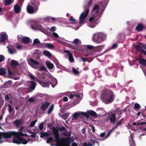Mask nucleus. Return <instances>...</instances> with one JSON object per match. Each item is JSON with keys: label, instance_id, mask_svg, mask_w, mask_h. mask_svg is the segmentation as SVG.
I'll return each mask as SVG.
<instances>
[{"label": "nucleus", "instance_id": "c9c22d12", "mask_svg": "<svg viewBox=\"0 0 146 146\" xmlns=\"http://www.w3.org/2000/svg\"><path fill=\"white\" fill-rule=\"evenodd\" d=\"M18 64V62L16 61L12 60L11 61V65L13 66H16Z\"/></svg>", "mask_w": 146, "mask_h": 146}, {"label": "nucleus", "instance_id": "412c9836", "mask_svg": "<svg viewBox=\"0 0 146 146\" xmlns=\"http://www.w3.org/2000/svg\"><path fill=\"white\" fill-rule=\"evenodd\" d=\"M93 46L90 45L80 46V48L78 50L82 51H83L84 49L86 48L88 49H92L93 48Z\"/></svg>", "mask_w": 146, "mask_h": 146}, {"label": "nucleus", "instance_id": "bb28decb", "mask_svg": "<svg viewBox=\"0 0 146 146\" xmlns=\"http://www.w3.org/2000/svg\"><path fill=\"white\" fill-rule=\"evenodd\" d=\"M22 39V42L25 43H28L30 42V40H31L28 37H24Z\"/></svg>", "mask_w": 146, "mask_h": 146}, {"label": "nucleus", "instance_id": "473e14b6", "mask_svg": "<svg viewBox=\"0 0 146 146\" xmlns=\"http://www.w3.org/2000/svg\"><path fill=\"white\" fill-rule=\"evenodd\" d=\"M43 45L44 46H47L49 48H54V46L51 43H44L43 44Z\"/></svg>", "mask_w": 146, "mask_h": 146}, {"label": "nucleus", "instance_id": "9b49d317", "mask_svg": "<svg viewBox=\"0 0 146 146\" xmlns=\"http://www.w3.org/2000/svg\"><path fill=\"white\" fill-rule=\"evenodd\" d=\"M52 35L55 38L54 39V40L55 41H56L59 43L62 44L63 45H66V43L65 42L62 41L59 39V38L61 39H63V38L60 37L56 33L54 32H53L52 33Z\"/></svg>", "mask_w": 146, "mask_h": 146}, {"label": "nucleus", "instance_id": "bf43d9fd", "mask_svg": "<svg viewBox=\"0 0 146 146\" xmlns=\"http://www.w3.org/2000/svg\"><path fill=\"white\" fill-rule=\"evenodd\" d=\"M16 47L18 49L20 50L22 48V46L21 45L19 44L17 45Z\"/></svg>", "mask_w": 146, "mask_h": 146}, {"label": "nucleus", "instance_id": "ddd939ff", "mask_svg": "<svg viewBox=\"0 0 146 146\" xmlns=\"http://www.w3.org/2000/svg\"><path fill=\"white\" fill-rule=\"evenodd\" d=\"M60 132H61L62 134L66 137L70 136L71 134V132L70 131H67L64 127H62L59 129Z\"/></svg>", "mask_w": 146, "mask_h": 146}, {"label": "nucleus", "instance_id": "aec40b11", "mask_svg": "<svg viewBox=\"0 0 146 146\" xmlns=\"http://www.w3.org/2000/svg\"><path fill=\"white\" fill-rule=\"evenodd\" d=\"M133 137V135L131 133L130 135V137L129 140V141L130 146H135Z\"/></svg>", "mask_w": 146, "mask_h": 146}, {"label": "nucleus", "instance_id": "9d476101", "mask_svg": "<svg viewBox=\"0 0 146 146\" xmlns=\"http://www.w3.org/2000/svg\"><path fill=\"white\" fill-rule=\"evenodd\" d=\"M29 64L32 68L35 69H37V68L36 66L40 64L39 62H37L32 58H30L28 60Z\"/></svg>", "mask_w": 146, "mask_h": 146}, {"label": "nucleus", "instance_id": "f8f14e48", "mask_svg": "<svg viewBox=\"0 0 146 146\" xmlns=\"http://www.w3.org/2000/svg\"><path fill=\"white\" fill-rule=\"evenodd\" d=\"M8 38V36L6 32H2L0 33V41L2 43L4 42Z\"/></svg>", "mask_w": 146, "mask_h": 146}, {"label": "nucleus", "instance_id": "f704fd0d", "mask_svg": "<svg viewBox=\"0 0 146 146\" xmlns=\"http://www.w3.org/2000/svg\"><path fill=\"white\" fill-rule=\"evenodd\" d=\"M54 105L53 104L51 105L48 109L47 111V113L48 114H50L52 111Z\"/></svg>", "mask_w": 146, "mask_h": 146}, {"label": "nucleus", "instance_id": "e2e57ef3", "mask_svg": "<svg viewBox=\"0 0 146 146\" xmlns=\"http://www.w3.org/2000/svg\"><path fill=\"white\" fill-rule=\"evenodd\" d=\"M45 68V66H41L40 68L39 69V70L42 71L44 70Z\"/></svg>", "mask_w": 146, "mask_h": 146}, {"label": "nucleus", "instance_id": "72a5a7b5", "mask_svg": "<svg viewBox=\"0 0 146 146\" xmlns=\"http://www.w3.org/2000/svg\"><path fill=\"white\" fill-rule=\"evenodd\" d=\"M23 120L19 119L16 120L15 121V124L16 125H19L22 123Z\"/></svg>", "mask_w": 146, "mask_h": 146}, {"label": "nucleus", "instance_id": "ea45409f", "mask_svg": "<svg viewBox=\"0 0 146 146\" xmlns=\"http://www.w3.org/2000/svg\"><path fill=\"white\" fill-rule=\"evenodd\" d=\"M122 120V119H121L120 121H119L117 123V125L114 127H113V128L115 129V130L117 128V127L118 126H119L121 125L122 124V122L121 120Z\"/></svg>", "mask_w": 146, "mask_h": 146}, {"label": "nucleus", "instance_id": "603ef678", "mask_svg": "<svg viewBox=\"0 0 146 146\" xmlns=\"http://www.w3.org/2000/svg\"><path fill=\"white\" fill-rule=\"evenodd\" d=\"M68 20L70 21L73 22L74 23H76L75 19H74L72 17H71L70 19H69Z\"/></svg>", "mask_w": 146, "mask_h": 146}, {"label": "nucleus", "instance_id": "5fc2aeb1", "mask_svg": "<svg viewBox=\"0 0 146 146\" xmlns=\"http://www.w3.org/2000/svg\"><path fill=\"white\" fill-rule=\"evenodd\" d=\"M72 71L73 73L75 74H77L79 73L78 71L74 68L72 69Z\"/></svg>", "mask_w": 146, "mask_h": 146}, {"label": "nucleus", "instance_id": "dca6fc26", "mask_svg": "<svg viewBox=\"0 0 146 146\" xmlns=\"http://www.w3.org/2000/svg\"><path fill=\"white\" fill-rule=\"evenodd\" d=\"M50 103L48 102H45L43 103L40 107L41 110L44 111L49 106Z\"/></svg>", "mask_w": 146, "mask_h": 146}, {"label": "nucleus", "instance_id": "4be33fe9", "mask_svg": "<svg viewBox=\"0 0 146 146\" xmlns=\"http://www.w3.org/2000/svg\"><path fill=\"white\" fill-rule=\"evenodd\" d=\"M109 119L111 122L113 123H114L116 121V116L115 114L112 113L110 116Z\"/></svg>", "mask_w": 146, "mask_h": 146}, {"label": "nucleus", "instance_id": "de8ad7c7", "mask_svg": "<svg viewBox=\"0 0 146 146\" xmlns=\"http://www.w3.org/2000/svg\"><path fill=\"white\" fill-rule=\"evenodd\" d=\"M29 75L31 78V79L33 80H34L36 78V79L37 78L33 74H32L31 73H29Z\"/></svg>", "mask_w": 146, "mask_h": 146}, {"label": "nucleus", "instance_id": "39448f33", "mask_svg": "<svg viewBox=\"0 0 146 146\" xmlns=\"http://www.w3.org/2000/svg\"><path fill=\"white\" fill-rule=\"evenodd\" d=\"M106 37V34L102 32H98L94 34L92 36V40L95 43H100L104 41Z\"/></svg>", "mask_w": 146, "mask_h": 146}, {"label": "nucleus", "instance_id": "6ab92c4d", "mask_svg": "<svg viewBox=\"0 0 146 146\" xmlns=\"http://www.w3.org/2000/svg\"><path fill=\"white\" fill-rule=\"evenodd\" d=\"M74 97L76 98L78 100H80L82 97V94L79 95L78 94L76 95V94L74 95L72 94L69 96V99H71Z\"/></svg>", "mask_w": 146, "mask_h": 146}, {"label": "nucleus", "instance_id": "680f3d73", "mask_svg": "<svg viewBox=\"0 0 146 146\" xmlns=\"http://www.w3.org/2000/svg\"><path fill=\"white\" fill-rule=\"evenodd\" d=\"M64 52L65 53L67 54L68 56L70 55V54H71V53L69 52V51L67 50H64Z\"/></svg>", "mask_w": 146, "mask_h": 146}, {"label": "nucleus", "instance_id": "393cba45", "mask_svg": "<svg viewBox=\"0 0 146 146\" xmlns=\"http://www.w3.org/2000/svg\"><path fill=\"white\" fill-rule=\"evenodd\" d=\"M139 63L142 66H145L146 64V60L145 59L142 58L139 59Z\"/></svg>", "mask_w": 146, "mask_h": 146}, {"label": "nucleus", "instance_id": "cd10ccee", "mask_svg": "<svg viewBox=\"0 0 146 146\" xmlns=\"http://www.w3.org/2000/svg\"><path fill=\"white\" fill-rule=\"evenodd\" d=\"M14 9L15 12L16 13H19L21 11V8L17 4H16L15 6Z\"/></svg>", "mask_w": 146, "mask_h": 146}, {"label": "nucleus", "instance_id": "3c124183", "mask_svg": "<svg viewBox=\"0 0 146 146\" xmlns=\"http://www.w3.org/2000/svg\"><path fill=\"white\" fill-rule=\"evenodd\" d=\"M49 30L51 31H55L56 30V27H51L50 29L48 28Z\"/></svg>", "mask_w": 146, "mask_h": 146}, {"label": "nucleus", "instance_id": "a19ab883", "mask_svg": "<svg viewBox=\"0 0 146 146\" xmlns=\"http://www.w3.org/2000/svg\"><path fill=\"white\" fill-rule=\"evenodd\" d=\"M38 43H40V42L38 38H36L34 40L33 45H35L36 44Z\"/></svg>", "mask_w": 146, "mask_h": 146}, {"label": "nucleus", "instance_id": "c03bdc74", "mask_svg": "<svg viewBox=\"0 0 146 146\" xmlns=\"http://www.w3.org/2000/svg\"><path fill=\"white\" fill-rule=\"evenodd\" d=\"M117 44H116V43L114 44L112 46V48H110L108 49L107 50H106V51H109V50H111L112 49L115 48H116L117 47Z\"/></svg>", "mask_w": 146, "mask_h": 146}, {"label": "nucleus", "instance_id": "58836bf2", "mask_svg": "<svg viewBox=\"0 0 146 146\" xmlns=\"http://www.w3.org/2000/svg\"><path fill=\"white\" fill-rule=\"evenodd\" d=\"M6 73L5 69L3 68H0V75H3Z\"/></svg>", "mask_w": 146, "mask_h": 146}, {"label": "nucleus", "instance_id": "e433bc0d", "mask_svg": "<svg viewBox=\"0 0 146 146\" xmlns=\"http://www.w3.org/2000/svg\"><path fill=\"white\" fill-rule=\"evenodd\" d=\"M134 109L136 111L139 110V109L140 108V105L138 104H136L134 105Z\"/></svg>", "mask_w": 146, "mask_h": 146}, {"label": "nucleus", "instance_id": "1a4fd4ad", "mask_svg": "<svg viewBox=\"0 0 146 146\" xmlns=\"http://www.w3.org/2000/svg\"><path fill=\"white\" fill-rule=\"evenodd\" d=\"M82 116H84L86 117H88L86 112L77 111L74 114L72 120L73 121L76 122L77 120L78 117H82Z\"/></svg>", "mask_w": 146, "mask_h": 146}, {"label": "nucleus", "instance_id": "a211bd4d", "mask_svg": "<svg viewBox=\"0 0 146 146\" xmlns=\"http://www.w3.org/2000/svg\"><path fill=\"white\" fill-rule=\"evenodd\" d=\"M7 48L9 52L11 54H12L16 53V52L14 47L11 45H9L7 46Z\"/></svg>", "mask_w": 146, "mask_h": 146}, {"label": "nucleus", "instance_id": "4d7b16f0", "mask_svg": "<svg viewBox=\"0 0 146 146\" xmlns=\"http://www.w3.org/2000/svg\"><path fill=\"white\" fill-rule=\"evenodd\" d=\"M8 106L9 107V112H11L12 111V107L10 105L8 104Z\"/></svg>", "mask_w": 146, "mask_h": 146}, {"label": "nucleus", "instance_id": "f03ea898", "mask_svg": "<svg viewBox=\"0 0 146 146\" xmlns=\"http://www.w3.org/2000/svg\"><path fill=\"white\" fill-rule=\"evenodd\" d=\"M42 78L46 79V80L42 81L38 78V83L42 87L49 88L50 84L52 87H54L57 84L56 79L52 76L50 73H43L42 74Z\"/></svg>", "mask_w": 146, "mask_h": 146}, {"label": "nucleus", "instance_id": "4c0bfd02", "mask_svg": "<svg viewBox=\"0 0 146 146\" xmlns=\"http://www.w3.org/2000/svg\"><path fill=\"white\" fill-rule=\"evenodd\" d=\"M68 59L69 61L70 62H73L74 61V59L73 58L72 55L71 53L68 56Z\"/></svg>", "mask_w": 146, "mask_h": 146}, {"label": "nucleus", "instance_id": "13d9d810", "mask_svg": "<svg viewBox=\"0 0 146 146\" xmlns=\"http://www.w3.org/2000/svg\"><path fill=\"white\" fill-rule=\"evenodd\" d=\"M106 135V133H102L100 134V137L102 138H105L104 137Z\"/></svg>", "mask_w": 146, "mask_h": 146}, {"label": "nucleus", "instance_id": "5701e85b", "mask_svg": "<svg viewBox=\"0 0 146 146\" xmlns=\"http://www.w3.org/2000/svg\"><path fill=\"white\" fill-rule=\"evenodd\" d=\"M45 64L47 67L50 69H52L54 67V65L49 60H47L45 62Z\"/></svg>", "mask_w": 146, "mask_h": 146}, {"label": "nucleus", "instance_id": "7c9ffc66", "mask_svg": "<svg viewBox=\"0 0 146 146\" xmlns=\"http://www.w3.org/2000/svg\"><path fill=\"white\" fill-rule=\"evenodd\" d=\"M72 43L75 44H78L81 43V40L79 39L76 38L74 40Z\"/></svg>", "mask_w": 146, "mask_h": 146}, {"label": "nucleus", "instance_id": "b1692460", "mask_svg": "<svg viewBox=\"0 0 146 146\" xmlns=\"http://www.w3.org/2000/svg\"><path fill=\"white\" fill-rule=\"evenodd\" d=\"M87 114V115H88V114H89L91 115H92L94 116H96L97 115V114L96 112H95L94 111L91 110H90L88 111L86 113Z\"/></svg>", "mask_w": 146, "mask_h": 146}, {"label": "nucleus", "instance_id": "a878e982", "mask_svg": "<svg viewBox=\"0 0 146 146\" xmlns=\"http://www.w3.org/2000/svg\"><path fill=\"white\" fill-rule=\"evenodd\" d=\"M69 114L70 113L68 112L65 113L61 114V116L63 119H66L68 118Z\"/></svg>", "mask_w": 146, "mask_h": 146}, {"label": "nucleus", "instance_id": "6e6d98bb", "mask_svg": "<svg viewBox=\"0 0 146 146\" xmlns=\"http://www.w3.org/2000/svg\"><path fill=\"white\" fill-rule=\"evenodd\" d=\"M4 59V57L3 55H0V62L3 61Z\"/></svg>", "mask_w": 146, "mask_h": 146}, {"label": "nucleus", "instance_id": "2f4dec72", "mask_svg": "<svg viewBox=\"0 0 146 146\" xmlns=\"http://www.w3.org/2000/svg\"><path fill=\"white\" fill-rule=\"evenodd\" d=\"M143 28V26L141 24H139L137 25V27H136V29L139 31H140Z\"/></svg>", "mask_w": 146, "mask_h": 146}, {"label": "nucleus", "instance_id": "c85d7f7f", "mask_svg": "<svg viewBox=\"0 0 146 146\" xmlns=\"http://www.w3.org/2000/svg\"><path fill=\"white\" fill-rule=\"evenodd\" d=\"M14 0H4V5H11Z\"/></svg>", "mask_w": 146, "mask_h": 146}, {"label": "nucleus", "instance_id": "8fccbe9b", "mask_svg": "<svg viewBox=\"0 0 146 146\" xmlns=\"http://www.w3.org/2000/svg\"><path fill=\"white\" fill-rule=\"evenodd\" d=\"M115 130V129H114L113 128L111 129V130H110V131H109V132H108L107 135H106V136L105 137V138H106V139L108 137L109 135H110V134H111V133H112V131L114 130Z\"/></svg>", "mask_w": 146, "mask_h": 146}, {"label": "nucleus", "instance_id": "20e7f679", "mask_svg": "<svg viewBox=\"0 0 146 146\" xmlns=\"http://www.w3.org/2000/svg\"><path fill=\"white\" fill-rule=\"evenodd\" d=\"M115 96L112 92L110 90H106L101 96L102 102L106 104H108L112 102Z\"/></svg>", "mask_w": 146, "mask_h": 146}, {"label": "nucleus", "instance_id": "69168bd1", "mask_svg": "<svg viewBox=\"0 0 146 146\" xmlns=\"http://www.w3.org/2000/svg\"><path fill=\"white\" fill-rule=\"evenodd\" d=\"M106 139V138H105H105L102 137V138H101L100 137L98 139V141H103V140H104Z\"/></svg>", "mask_w": 146, "mask_h": 146}, {"label": "nucleus", "instance_id": "423d86ee", "mask_svg": "<svg viewBox=\"0 0 146 146\" xmlns=\"http://www.w3.org/2000/svg\"><path fill=\"white\" fill-rule=\"evenodd\" d=\"M92 0L90 1L89 2L88 4L87 5L88 8L90 6V5L92 3ZM89 11V9L88 8H87L86 9H85L84 11L81 13L79 17L80 23V24H82L83 23L84 20L88 16Z\"/></svg>", "mask_w": 146, "mask_h": 146}, {"label": "nucleus", "instance_id": "338daca9", "mask_svg": "<svg viewBox=\"0 0 146 146\" xmlns=\"http://www.w3.org/2000/svg\"><path fill=\"white\" fill-rule=\"evenodd\" d=\"M82 133L84 135L86 134V130L85 128H84L82 130Z\"/></svg>", "mask_w": 146, "mask_h": 146}, {"label": "nucleus", "instance_id": "49530a36", "mask_svg": "<svg viewBox=\"0 0 146 146\" xmlns=\"http://www.w3.org/2000/svg\"><path fill=\"white\" fill-rule=\"evenodd\" d=\"M37 121V120H35L31 122L30 125V126L31 127H33Z\"/></svg>", "mask_w": 146, "mask_h": 146}, {"label": "nucleus", "instance_id": "864d4df0", "mask_svg": "<svg viewBox=\"0 0 146 146\" xmlns=\"http://www.w3.org/2000/svg\"><path fill=\"white\" fill-rule=\"evenodd\" d=\"M24 37H23L21 35H19L18 36V40L20 41H23V39Z\"/></svg>", "mask_w": 146, "mask_h": 146}, {"label": "nucleus", "instance_id": "f3484780", "mask_svg": "<svg viewBox=\"0 0 146 146\" xmlns=\"http://www.w3.org/2000/svg\"><path fill=\"white\" fill-rule=\"evenodd\" d=\"M135 48L137 51L146 56V51L143 49L140 46L136 45L135 46Z\"/></svg>", "mask_w": 146, "mask_h": 146}, {"label": "nucleus", "instance_id": "79ce46f5", "mask_svg": "<svg viewBox=\"0 0 146 146\" xmlns=\"http://www.w3.org/2000/svg\"><path fill=\"white\" fill-rule=\"evenodd\" d=\"M55 19L56 18H55L51 17H46V21H48L49 22L50 21V20H51L53 21H54L55 20Z\"/></svg>", "mask_w": 146, "mask_h": 146}, {"label": "nucleus", "instance_id": "a18cd8bd", "mask_svg": "<svg viewBox=\"0 0 146 146\" xmlns=\"http://www.w3.org/2000/svg\"><path fill=\"white\" fill-rule=\"evenodd\" d=\"M143 124H146V122H137V123L135 122L133 123V125H134L136 124L137 125H142Z\"/></svg>", "mask_w": 146, "mask_h": 146}, {"label": "nucleus", "instance_id": "0e129e2a", "mask_svg": "<svg viewBox=\"0 0 146 146\" xmlns=\"http://www.w3.org/2000/svg\"><path fill=\"white\" fill-rule=\"evenodd\" d=\"M63 100L65 102H67L68 100V98L66 97H64L63 98Z\"/></svg>", "mask_w": 146, "mask_h": 146}, {"label": "nucleus", "instance_id": "6e6552de", "mask_svg": "<svg viewBox=\"0 0 146 146\" xmlns=\"http://www.w3.org/2000/svg\"><path fill=\"white\" fill-rule=\"evenodd\" d=\"M95 143H96L98 146L100 145L99 142L96 139L95 136L93 135L87 143H84L83 145V146H93L95 145Z\"/></svg>", "mask_w": 146, "mask_h": 146}, {"label": "nucleus", "instance_id": "09e8293b", "mask_svg": "<svg viewBox=\"0 0 146 146\" xmlns=\"http://www.w3.org/2000/svg\"><path fill=\"white\" fill-rule=\"evenodd\" d=\"M44 122L41 123L38 125V127L40 130H42L44 127Z\"/></svg>", "mask_w": 146, "mask_h": 146}, {"label": "nucleus", "instance_id": "774afa93", "mask_svg": "<svg viewBox=\"0 0 146 146\" xmlns=\"http://www.w3.org/2000/svg\"><path fill=\"white\" fill-rule=\"evenodd\" d=\"M72 146H78V144L76 143H72Z\"/></svg>", "mask_w": 146, "mask_h": 146}, {"label": "nucleus", "instance_id": "c756f323", "mask_svg": "<svg viewBox=\"0 0 146 146\" xmlns=\"http://www.w3.org/2000/svg\"><path fill=\"white\" fill-rule=\"evenodd\" d=\"M43 54L46 56L48 57H51L52 56L50 52L47 50H45L43 52Z\"/></svg>", "mask_w": 146, "mask_h": 146}, {"label": "nucleus", "instance_id": "7ed1b4c3", "mask_svg": "<svg viewBox=\"0 0 146 146\" xmlns=\"http://www.w3.org/2000/svg\"><path fill=\"white\" fill-rule=\"evenodd\" d=\"M99 7L98 5H95L91 11V17L89 19L90 22L89 26L91 28H94L99 23L98 19L100 17L99 13Z\"/></svg>", "mask_w": 146, "mask_h": 146}, {"label": "nucleus", "instance_id": "37998d69", "mask_svg": "<svg viewBox=\"0 0 146 146\" xmlns=\"http://www.w3.org/2000/svg\"><path fill=\"white\" fill-rule=\"evenodd\" d=\"M54 140L53 138L52 137H50L48 138L46 140V143H49L50 142Z\"/></svg>", "mask_w": 146, "mask_h": 146}, {"label": "nucleus", "instance_id": "4468645a", "mask_svg": "<svg viewBox=\"0 0 146 146\" xmlns=\"http://www.w3.org/2000/svg\"><path fill=\"white\" fill-rule=\"evenodd\" d=\"M36 84V83L33 81H29L27 83V85L29 86V88L32 90V91L35 89Z\"/></svg>", "mask_w": 146, "mask_h": 146}, {"label": "nucleus", "instance_id": "2eb2a0df", "mask_svg": "<svg viewBox=\"0 0 146 146\" xmlns=\"http://www.w3.org/2000/svg\"><path fill=\"white\" fill-rule=\"evenodd\" d=\"M52 133L50 131L47 132H42L40 133V137L42 138L44 137H45L46 138H47L48 137L52 135Z\"/></svg>", "mask_w": 146, "mask_h": 146}, {"label": "nucleus", "instance_id": "052dcab7", "mask_svg": "<svg viewBox=\"0 0 146 146\" xmlns=\"http://www.w3.org/2000/svg\"><path fill=\"white\" fill-rule=\"evenodd\" d=\"M35 99L33 98H30L28 100V101L31 102H34Z\"/></svg>", "mask_w": 146, "mask_h": 146}, {"label": "nucleus", "instance_id": "f257e3e1", "mask_svg": "<svg viewBox=\"0 0 146 146\" xmlns=\"http://www.w3.org/2000/svg\"><path fill=\"white\" fill-rule=\"evenodd\" d=\"M53 133L54 135L55 142L57 143L56 145H53L50 144L52 146H70L69 144L74 141V137L72 136L67 138H59V130L54 129L53 130Z\"/></svg>", "mask_w": 146, "mask_h": 146}, {"label": "nucleus", "instance_id": "0eeeda50", "mask_svg": "<svg viewBox=\"0 0 146 146\" xmlns=\"http://www.w3.org/2000/svg\"><path fill=\"white\" fill-rule=\"evenodd\" d=\"M31 27L35 31L39 30L45 34L47 33V28L45 29L41 25L36 22H34L32 24Z\"/></svg>", "mask_w": 146, "mask_h": 146}]
</instances>
